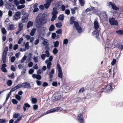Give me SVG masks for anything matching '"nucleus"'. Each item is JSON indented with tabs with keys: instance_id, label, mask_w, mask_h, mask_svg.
I'll list each match as a JSON object with an SVG mask.
<instances>
[{
	"instance_id": "27",
	"label": "nucleus",
	"mask_w": 123,
	"mask_h": 123,
	"mask_svg": "<svg viewBox=\"0 0 123 123\" xmlns=\"http://www.w3.org/2000/svg\"><path fill=\"white\" fill-rule=\"evenodd\" d=\"M64 15L63 14H60L58 18V19L59 20L62 21L64 19Z\"/></svg>"
},
{
	"instance_id": "28",
	"label": "nucleus",
	"mask_w": 123,
	"mask_h": 123,
	"mask_svg": "<svg viewBox=\"0 0 123 123\" xmlns=\"http://www.w3.org/2000/svg\"><path fill=\"white\" fill-rule=\"evenodd\" d=\"M14 29V26L13 25L11 24L9 25L8 27V30H9L12 31Z\"/></svg>"
},
{
	"instance_id": "14",
	"label": "nucleus",
	"mask_w": 123,
	"mask_h": 123,
	"mask_svg": "<svg viewBox=\"0 0 123 123\" xmlns=\"http://www.w3.org/2000/svg\"><path fill=\"white\" fill-rule=\"evenodd\" d=\"M29 16V14L26 15V16H23L22 17V19L21 21L22 23H25L28 20V17Z\"/></svg>"
},
{
	"instance_id": "36",
	"label": "nucleus",
	"mask_w": 123,
	"mask_h": 123,
	"mask_svg": "<svg viewBox=\"0 0 123 123\" xmlns=\"http://www.w3.org/2000/svg\"><path fill=\"white\" fill-rule=\"evenodd\" d=\"M55 26L57 28H60L62 26V23L61 22L55 24Z\"/></svg>"
},
{
	"instance_id": "35",
	"label": "nucleus",
	"mask_w": 123,
	"mask_h": 123,
	"mask_svg": "<svg viewBox=\"0 0 123 123\" xmlns=\"http://www.w3.org/2000/svg\"><path fill=\"white\" fill-rule=\"evenodd\" d=\"M37 99L35 98H33L31 99V103L33 104H35L37 102Z\"/></svg>"
},
{
	"instance_id": "38",
	"label": "nucleus",
	"mask_w": 123,
	"mask_h": 123,
	"mask_svg": "<svg viewBox=\"0 0 123 123\" xmlns=\"http://www.w3.org/2000/svg\"><path fill=\"white\" fill-rule=\"evenodd\" d=\"M25 7V6L24 4H22L21 5H18L17 6V8L18 9H20L24 8Z\"/></svg>"
},
{
	"instance_id": "7",
	"label": "nucleus",
	"mask_w": 123,
	"mask_h": 123,
	"mask_svg": "<svg viewBox=\"0 0 123 123\" xmlns=\"http://www.w3.org/2000/svg\"><path fill=\"white\" fill-rule=\"evenodd\" d=\"M44 32L45 29L43 27H42L40 29L38 33V38H39L41 37L44 36L45 35Z\"/></svg>"
},
{
	"instance_id": "17",
	"label": "nucleus",
	"mask_w": 123,
	"mask_h": 123,
	"mask_svg": "<svg viewBox=\"0 0 123 123\" xmlns=\"http://www.w3.org/2000/svg\"><path fill=\"white\" fill-rule=\"evenodd\" d=\"M31 107L30 105L28 103H25L23 106V109L24 111L26 110V108H29Z\"/></svg>"
},
{
	"instance_id": "8",
	"label": "nucleus",
	"mask_w": 123,
	"mask_h": 123,
	"mask_svg": "<svg viewBox=\"0 0 123 123\" xmlns=\"http://www.w3.org/2000/svg\"><path fill=\"white\" fill-rule=\"evenodd\" d=\"M60 108V107H55L53 109H51L48 111L46 112V113L47 114H49L51 113L55 112L59 110Z\"/></svg>"
},
{
	"instance_id": "1",
	"label": "nucleus",
	"mask_w": 123,
	"mask_h": 123,
	"mask_svg": "<svg viewBox=\"0 0 123 123\" xmlns=\"http://www.w3.org/2000/svg\"><path fill=\"white\" fill-rule=\"evenodd\" d=\"M47 16V15L45 12L43 14L40 13L36 17L35 20L36 26L37 28H40L42 25L45 24L47 21L46 20L45 17Z\"/></svg>"
},
{
	"instance_id": "40",
	"label": "nucleus",
	"mask_w": 123,
	"mask_h": 123,
	"mask_svg": "<svg viewBox=\"0 0 123 123\" xmlns=\"http://www.w3.org/2000/svg\"><path fill=\"white\" fill-rule=\"evenodd\" d=\"M13 2L17 7L19 4V1L18 0H14Z\"/></svg>"
},
{
	"instance_id": "43",
	"label": "nucleus",
	"mask_w": 123,
	"mask_h": 123,
	"mask_svg": "<svg viewBox=\"0 0 123 123\" xmlns=\"http://www.w3.org/2000/svg\"><path fill=\"white\" fill-rule=\"evenodd\" d=\"M58 51V50L57 48H55L53 50L52 52L54 55H55L57 53Z\"/></svg>"
},
{
	"instance_id": "52",
	"label": "nucleus",
	"mask_w": 123,
	"mask_h": 123,
	"mask_svg": "<svg viewBox=\"0 0 123 123\" xmlns=\"http://www.w3.org/2000/svg\"><path fill=\"white\" fill-rule=\"evenodd\" d=\"M36 83L38 86H40L41 85L42 82L41 81L39 80H37L36 81Z\"/></svg>"
},
{
	"instance_id": "10",
	"label": "nucleus",
	"mask_w": 123,
	"mask_h": 123,
	"mask_svg": "<svg viewBox=\"0 0 123 123\" xmlns=\"http://www.w3.org/2000/svg\"><path fill=\"white\" fill-rule=\"evenodd\" d=\"M98 18L95 19L93 23L94 28L95 30H97L99 27V25L98 21Z\"/></svg>"
},
{
	"instance_id": "56",
	"label": "nucleus",
	"mask_w": 123,
	"mask_h": 123,
	"mask_svg": "<svg viewBox=\"0 0 123 123\" xmlns=\"http://www.w3.org/2000/svg\"><path fill=\"white\" fill-rule=\"evenodd\" d=\"M56 36V34L55 32L53 33H52L51 38L53 39H54L55 38Z\"/></svg>"
},
{
	"instance_id": "6",
	"label": "nucleus",
	"mask_w": 123,
	"mask_h": 123,
	"mask_svg": "<svg viewBox=\"0 0 123 123\" xmlns=\"http://www.w3.org/2000/svg\"><path fill=\"white\" fill-rule=\"evenodd\" d=\"M113 85V83L111 82L105 86H107V88L108 90V92H112L115 88L114 86L113 87L114 88H113L112 86Z\"/></svg>"
},
{
	"instance_id": "54",
	"label": "nucleus",
	"mask_w": 123,
	"mask_h": 123,
	"mask_svg": "<svg viewBox=\"0 0 123 123\" xmlns=\"http://www.w3.org/2000/svg\"><path fill=\"white\" fill-rule=\"evenodd\" d=\"M18 48V45L17 44H16L14 45L13 46V49L14 50H17Z\"/></svg>"
},
{
	"instance_id": "37",
	"label": "nucleus",
	"mask_w": 123,
	"mask_h": 123,
	"mask_svg": "<svg viewBox=\"0 0 123 123\" xmlns=\"http://www.w3.org/2000/svg\"><path fill=\"white\" fill-rule=\"evenodd\" d=\"M48 40L47 39L44 40L42 42V43L43 44V46H48V44H47L48 43Z\"/></svg>"
},
{
	"instance_id": "13",
	"label": "nucleus",
	"mask_w": 123,
	"mask_h": 123,
	"mask_svg": "<svg viewBox=\"0 0 123 123\" xmlns=\"http://www.w3.org/2000/svg\"><path fill=\"white\" fill-rule=\"evenodd\" d=\"M70 24L73 25L74 23V25L78 22L74 21V18L73 16H71L69 20Z\"/></svg>"
},
{
	"instance_id": "15",
	"label": "nucleus",
	"mask_w": 123,
	"mask_h": 123,
	"mask_svg": "<svg viewBox=\"0 0 123 123\" xmlns=\"http://www.w3.org/2000/svg\"><path fill=\"white\" fill-rule=\"evenodd\" d=\"M55 97L58 100H60L62 97V94L61 93L57 92L55 94Z\"/></svg>"
},
{
	"instance_id": "49",
	"label": "nucleus",
	"mask_w": 123,
	"mask_h": 123,
	"mask_svg": "<svg viewBox=\"0 0 123 123\" xmlns=\"http://www.w3.org/2000/svg\"><path fill=\"white\" fill-rule=\"evenodd\" d=\"M33 60H34V62L35 63H37L38 62V56H34L33 58Z\"/></svg>"
},
{
	"instance_id": "47",
	"label": "nucleus",
	"mask_w": 123,
	"mask_h": 123,
	"mask_svg": "<svg viewBox=\"0 0 123 123\" xmlns=\"http://www.w3.org/2000/svg\"><path fill=\"white\" fill-rule=\"evenodd\" d=\"M86 88H84V87H83L82 88H80L79 91V92L80 93H83L84 92V91L85 90Z\"/></svg>"
},
{
	"instance_id": "23",
	"label": "nucleus",
	"mask_w": 123,
	"mask_h": 123,
	"mask_svg": "<svg viewBox=\"0 0 123 123\" xmlns=\"http://www.w3.org/2000/svg\"><path fill=\"white\" fill-rule=\"evenodd\" d=\"M36 29L33 28L32 29L30 33V35L31 36H33L36 32Z\"/></svg>"
},
{
	"instance_id": "29",
	"label": "nucleus",
	"mask_w": 123,
	"mask_h": 123,
	"mask_svg": "<svg viewBox=\"0 0 123 123\" xmlns=\"http://www.w3.org/2000/svg\"><path fill=\"white\" fill-rule=\"evenodd\" d=\"M24 25L21 23H19L18 24V29L22 30L23 28Z\"/></svg>"
},
{
	"instance_id": "24",
	"label": "nucleus",
	"mask_w": 123,
	"mask_h": 123,
	"mask_svg": "<svg viewBox=\"0 0 123 123\" xmlns=\"http://www.w3.org/2000/svg\"><path fill=\"white\" fill-rule=\"evenodd\" d=\"M55 27L53 24L51 25L49 27V31H54L55 29Z\"/></svg>"
},
{
	"instance_id": "55",
	"label": "nucleus",
	"mask_w": 123,
	"mask_h": 123,
	"mask_svg": "<svg viewBox=\"0 0 123 123\" xmlns=\"http://www.w3.org/2000/svg\"><path fill=\"white\" fill-rule=\"evenodd\" d=\"M62 32V31L61 29H59L56 31V33L58 34H61Z\"/></svg>"
},
{
	"instance_id": "51",
	"label": "nucleus",
	"mask_w": 123,
	"mask_h": 123,
	"mask_svg": "<svg viewBox=\"0 0 123 123\" xmlns=\"http://www.w3.org/2000/svg\"><path fill=\"white\" fill-rule=\"evenodd\" d=\"M34 69H33L32 68L30 69L29 70L28 73L29 74H31L33 73L34 72Z\"/></svg>"
},
{
	"instance_id": "63",
	"label": "nucleus",
	"mask_w": 123,
	"mask_h": 123,
	"mask_svg": "<svg viewBox=\"0 0 123 123\" xmlns=\"http://www.w3.org/2000/svg\"><path fill=\"white\" fill-rule=\"evenodd\" d=\"M116 59H113L112 61L111 62V64L112 65H113L114 64H115L116 62Z\"/></svg>"
},
{
	"instance_id": "3",
	"label": "nucleus",
	"mask_w": 123,
	"mask_h": 123,
	"mask_svg": "<svg viewBox=\"0 0 123 123\" xmlns=\"http://www.w3.org/2000/svg\"><path fill=\"white\" fill-rule=\"evenodd\" d=\"M109 22L111 25H117L118 24L117 21L113 17L109 19Z\"/></svg>"
},
{
	"instance_id": "45",
	"label": "nucleus",
	"mask_w": 123,
	"mask_h": 123,
	"mask_svg": "<svg viewBox=\"0 0 123 123\" xmlns=\"http://www.w3.org/2000/svg\"><path fill=\"white\" fill-rule=\"evenodd\" d=\"M11 101L12 103L14 105H16L18 103V101L15 99H12Z\"/></svg>"
},
{
	"instance_id": "61",
	"label": "nucleus",
	"mask_w": 123,
	"mask_h": 123,
	"mask_svg": "<svg viewBox=\"0 0 123 123\" xmlns=\"http://www.w3.org/2000/svg\"><path fill=\"white\" fill-rule=\"evenodd\" d=\"M48 84L46 82H44L43 83L42 86L43 87H46L48 86Z\"/></svg>"
},
{
	"instance_id": "44",
	"label": "nucleus",
	"mask_w": 123,
	"mask_h": 123,
	"mask_svg": "<svg viewBox=\"0 0 123 123\" xmlns=\"http://www.w3.org/2000/svg\"><path fill=\"white\" fill-rule=\"evenodd\" d=\"M50 5V4L46 2L44 4L45 8L46 9H48Z\"/></svg>"
},
{
	"instance_id": "25",
	"label": "nucleus",
	"mask_w": 123,
	"mask_h": 123,
	"mask_svg": "<svg viewBox=\"0 0 123 123\" xmlns=\"http://www.w3.org/2000/svg\"><path fill=\"white\" fill-rule=\"evenodd\" d=\"M8 50V47H6L3 51L2 55H6L7 53Z\"/></svg>"
},
{
	"instance_id": "42",
	"label": "nucleus",
	"mask_w": 123,
	"mask_h": 123,
	"mask_svg": "<svg viewBox=\"0 0 123 123\" xmlns=\"http://www.w3.org/2000/svg\"><path fill=\"white\" fill-rule=\"evenodd\" d=\"M2 33L3 35L6 34V31L4 27H3L1 29Z\"/></svg>"
},
{
	"instance_id": "22",
	"label": "nucleus",
	"mask_w": 123,
	"mask_h": 123,
	"mask_svg": "<svg viewBox=\"0 0 123 123\" xmlns=\"http://www.w3.org/2000/svg\"><path fill=\"white\" fill-rule=\"evenodd\" d=\"M6 55H2V60L3 63H6Z\"/></svg>"
},
{
	"instance_id": "53",
	"label": "nucleus",
	"mask_w": 123,
	"mask_h": 123,
	"mask_svg": "<svg viewBox=\"0 0 123 123\" xmlns=\"http://www.w3.org/2000/svg\"><path fill=\"white\" fill-rule=\"evenodd\" d=\"M22 84H18L17 86H15L17 90L19 88L22 87Z\"/></svg>"
},
{
	"instance_id": "19",
	"label": "nucleus",
	"mask_w": 123,
	"mask_h": 123,
	"mask_svg": "<svg viewBox=\"0 0 123 123\" xmlns=\"http://www.w3.org/2000/svg\"><path fill=\"white\" fill-rule=\"evenodd\" d=\"M82 99V98H80L77 97L73 99L72 101L74 103L79 102L81 101Z\"/></svg>"
},
{
	"instance_id": "60",
	"label": "nucleus",
	"mask_w": 123,
	"mask_h": 123,
	"mask_svg": "<svg viewBox=\"0 0 123 123\" xmlns=\"http://www.w3.org/2000/svg\"><path fill=\"white\" fill-rule=\"evenodd\" d=\"M70 13V11L69 9H67L65 10V13L67 15H69Z\"/></svg>"
},
{
	"instance_id": "2",
	"label": "nucleus",
	"mask_w": 123,
	"mask_h": 123,
	"mask_svg": "<svg viewBox=\"0 0 123 123\" xmlns=\"http://www.w3.org/2000/svg\"><path fill=\"white\" fill-rule=\"evenodd\" d=\"M107 5L109 7H110V6H111L112 9L113 10H119V8L117 7L115 4L113 2H108L107 3Z\"/></svg>"
},
{
	"instance_id": "21",
	"label": "nucleus",
	"mask_w": 123,
	"mask_h": 123,
	"mask_svg": "<svg viewBox=\"0 0 123 123\" xmlns=\"http://www.w3.org/2000/svg\"><path fill=\"white\" fill-rule=\"evenodd\" d=\"M33 23L31 21H29L27 23V28H29L30 27L33 25Z\"/></svg>"
},
{
	"instance_id": "62",
	"label": "nucleus",
	"mask_w": 123,
	"mask_h": 123,
	"mask_svg": "<svg viewBox=\"0 0 123 123\" xmlns=\"http://www.w3.org/2000/svg\"><path fill=\"white\" fill-rule=\"evenodd\" d=\"M52 85L53 86H56L57 85V81H53L52 83Z\"/></svg>"
},
{
	"instance_id": "12",
	"label": "nucleus",
	"mask_w": 123,
	"mask_h": 123,
	"mask_svg": "<svg viewBox=\"0 0 123 123\" xmlns=\"http://www.w3.org/2000/svg\"><path fill=\"white\" fill-rule=\"evenodd\" d=\"M22 87L24 88L30 89L31 88V86L30 84L28 82H24L22 84Z\"/></svg>"
},
{
	"instance_id": "50",
	"label": "nucleus",
	"mask_w": 123,
	"mask_h": 123,
	"mask_svg": "<svg viewBox=\"0 0 123 123\" xmlns=\"http://www.w3.org/2000/svg\"><path fill=\"white\" fill-rule=\"evenodd\" d=\"M52 63H50L49 64H47V68L48 70V71L51 68V66L52 65Z\"/></svg>"
},
{
	"instance_id": "39",
	"label": "nucleus",
	"mask_w": 123,
	"mask_h": 123,
	"mask_svg": "<svg viewBox=\"0 0 123 123\" xmlns=\"http://www.w3.org/2000/svg\"><path fill=\"white\" fill-rule=\"evenodd\" d=\"M27 56L26 55H24V56L22 58L21 60V63H23L25 61L26 59Z\"/></svg>"
},
{
	"instance_id": "18",
	"label": "nucleus",
	"mask_w": 123,
	"mask_h": 123,
	"mask_svg": "<svg viewBox=\"0 0 123 123\" xmlns=\"http://www.w3.org/2000/svg\"><path fill=\"white\" fill-rule=\"evenodd\" d=\"M108 90L107 88V86H105V87L104 88H102L101 89V91L100 92H105V93H110V92H108Z\"/></svg>"
},
{
	"instance_id": "4",
	"label": "nucleus",
	"mask_w": 123,
	"mask_h": 123,
	"mask_svg": "<svg viewBox=\"0 0 123 123\" xmlns=\"http://www.w3.org/2000/svg\"><path fill=\"white\" fill-rule=\"evenodd\" d=\"M77 120L79 123H84V117L83 116V114L80 113L78 115Z\"/></svg>"
},
{
	"instance_id": "41",
	"label": "nucleus",
	"mask_w": 123,
	"mask_h": 123,
	"mask_svg": "<svg viewBox=\"0 0 123 123\" xmlns=\"http://www.w3.org/2000/svg\"><path fill=\"white\" fill-rule=\"evenodd\" d=\"M79 2L80 3V5L81 6H83L85 4L84 0H79Z\"/></svg>"
},
{
	"instance_id": "34",
	"label": "nucleus",
	"mask_w": 123,
	"mask_h": 123,
	"mask_svg": "<svg viewBox=\"0 0 123 123\" xmlns=\"http://www.w3.org/2000/svg\"><path fill=\"white\" fill-rule=\"evenodd\" d=\"M15 98L18 101H20L22 98V96H21L17 94H16L15 95Z\"/></svg>"
},
{
	"instance_id": "33",
	"label": "nucleus",
	"mask_w": 123,
	"mask_h": 123,
	"mask_svg": "<svg viewBox=\"0 0 123 123\" xmlns=\"http://www.w3.org/2000/svg\"><path fill=\"white\" fill-rule=\"evenodd\" d=\"M68 42V39L65 38L64 39L63 41V44L65 45H67Z\"/></svg>"
},
{
	"instance_id": "26",
	"label": "nucleus",
	"mask_w": 123,
	"mask_h": 123,
	"mask_svg": "<svg viewBox=\"0 0 123 123\" xmlns=\"http://www.w3.org/2000/svg\"><path fill=\"white\" fill-rule=\"evenodd\" d=\"M53 43L54 44V47L56 48L59 45V42L58 41H56L55 42L53 41Z\"/></svg>"
},
{
	"instance_id": "30",
	"label": "nucleus",
	"mask_w": 123,
	"mask_h": 123,
	"mask_svg": "<svg viewBox=\"0 0 123 123\" xmlns=\"http://www.w3.org/2000/svg\"><path fill=\"white\" fill-rule=\"evenodd\" d=\"M20 114L18 113H14L13 114L12 119H13L14 118H18Z\"/></svg>"
},
{
	"instance_id": "5",
	"label": "nucleus",
	"mask_w": 123,
	"mask_h": 123,
	"mask_svg": "<svg viewBox=\"0 0 123 123\" xmlns=\"http://www.w3.org/2000/svg\"><path fill=\"white\" fill-rule=\"evenodd\" d=\"M21 13L19 11L17 12L13 16V19L16 21H17L21 17Z\"/></svg>"
},
{
	"instance_id": "48",
	"label": "nucleus",
	"mask_w": 123,
	"mask_h": 123,
	"mask_svg": "<svg viewBox=\"0 0 123 123\" xmlns=\"http://www.w3.org/2000/svg\"><path fill=\"white\" fill-rule=\"evenodd\" d=\"M57 69L58 71L62 70V68L60 66V65L59 63H57L56 65Z\"/></svg>"
},
{
	"instance_id": "16",
	"label": "nucleus",
	"mask_w": 123,
	"mask_h": 123,
	"mask_svg": "<svg viewBox=\"0 0 123 123\" xmlns=\"http://www.w3.org/2000/svg\"><path fill=\"white\" fill-rule=\"evenodd\" d=\"M92 34L94 36H96L95 37L96 38H98L99 36V31L98 30H96L92 32Z\"/></svg>"
},
{
	"instance_id": "31",
	"label": "nucleus",
	"mask_w": 123,
	"mask_h": 123,
	"mask_svg": "<svg viewBox=\"0 0 123 123\" xmlns=\"http://www.w3.org/2000/svg\"><path fill=\"white\" fill-rule=\"evenodd\" d=\"M12 83V81L11 80H7L6 82V84L9 86H10Z\"/></svg>"
},
{
	"instance_id": "11",
	"label": "nucleus",
	"mask_w": 123,
	"mask_h": 123,
	"mask_svg": "<svg viewBox=\"0 0 123 123\" xmlns=\"http://www.w3.org/2000/svg\"><path fill=\"white\" fill-rule=\"evenodd\" d=\"M7 3V4L6 5V8L9 9H10L12 10H13L14 8V6L13 4H12L11 3H9L8 1Z\"/></svg>"
},
{
	"instance_id": "57",
	"label": "nucleus",
	"mask_w": 123,
	"mask_h": 123,
	"mask_svg": "<svg viewBox=\"0 0 123 123\" xmlns=\"http://www.w3.org/2000/svg\"><path fill=\"white\" fill-rule=\"evenodd\" d=\"M61 2V1H59L57 2L55 4V6L57 8L59 7L60 6V3Z\"/></svg>"
},
{
	"instance_id": "20",
	"label": "nucleus",
	"mask_w": 123,
	"mask_h": 123,
	"mask_svg": "<svg viewBox=\"0 0 123 123\" xmlns=\"http://www.w3.org/2000/svg\"><path fill=\"white\" fill-rule=\"evenodd\" d=\"M58 77L60 78L61 79H62L63 78V73L62 72V70L58 71Z\"/></svg>"
},
{
	"instance_id": "46",
	"label": "nucleus",
	"mask_w": 123,
	"mask_h": 123,
	"mask_svg": "<svg viewBox=\"0 0 123 123\" xmlns=\"http://www.w3.org/2000/svg\"><path fill=\"white\" fill-rule=\"evenodd\" d=\"M16 59V57L15 56H12L10 58V61L11 62H13Z\"/></svg>"
},
{
	"instance_id": "9",
	"label": "nucleus",
	"mask_w": 123,
	"mask_h": 123,
	"mask_svg": "<svg viewBox=\"0 0 123 123\" xmlns=\"http://www.w3.org/2000/svg\"><path fill=\"white\" fill-rule=\"evenodd\" d=\"M76 30L77 31V32L78 33H80L82 31V29L81 27L80 26L79 23H78L75 25H74Z\"/></svg>"
},
{
	"instance_id": "58",
	"label": "nucleus",
	"mask_w": 123,
	"mask_h": 123,
	"mask_svg": "<svg viewBox=\"0 0 123 123\" xmlns=\"http://www.w3.org/2000/svg\"><path fill=\"white\" fill-rule=\"evenodd\" d=\"M25 47L27 49H28L29 48L30 46L29 45V42H27L25 44Z\"/></svg>"
},
{
	"instance_id": "59",
	"label": "nucleus",
	"mask_w": 123,
	"mask_h": 123,
	"mask_svg": "<svg viewBox=\"0 0 123 123\" xmlns=\"http://www.w3.org/2000/svg\"><path fill=\"white\" fill-rule=\"evenodd\" d=\"M57 17V16L52 15V16L51 19V21H53L54 20H55L56 18Z\"/></svg>"
},
{
	"instance_id": "64",
	"label": "nucleus",
	"mask_w": 123,
	"mask_h": 123,
	"mask_svg": "<svg viewBox=\"0 0 123 123\" xmlns=\"http://www.w3.org/2000/svg\"><path fill=\"white\" fill-rule=\"evenodd\" d=\"M120 8V15L121 14H122V15L123 17V6H122Z\"/></svg>"
},
{
	"instance_id": "32",
	"label": "nucleus",
	"mask_w": 123,
	"mask_h": 123,
	"mask_svg": "<svg viewBox=\"0 0 123 123\" xmlns=\"http://www.w3.org/2000/svg\"><path fill=\"white\" fill-rule=\"evenodd\" d=\"M116 32L120 35L123 34V29L117 30L116 31Z\"/></svg>"
}]
</instances>
